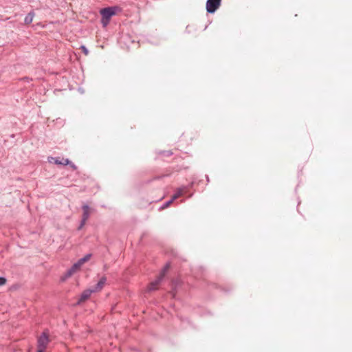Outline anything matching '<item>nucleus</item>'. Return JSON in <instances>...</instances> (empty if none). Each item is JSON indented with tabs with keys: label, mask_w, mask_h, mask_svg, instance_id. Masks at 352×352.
<instances>
[{
	"label": "nucleus",
	"mask_w": 352,
	"mask_h": 352,
	"mask_svg": "<svg viewBox=\"0 0 352 352\" xmlns=\"http://www.w3.org/2000/svg\"><path fill=\"white\" fill-rule=\"evenodd\" d=\"M34 16V12L33 11L30 12L24 19V23L26 25L30 24L32 22L33 18Z\"/></svg>",
	"instance_id": "11"
},
{
	"label": "nucleus",
	"mask_w": 352,
	"mask_h": 352,
	"mask_svg": "<svg viewBox=\"0 0 352 352\" xmlns=\"http://www.w3.org/2000/svg\"><path fill=\"white\" fill-rule=\"evenodd\" d=\"M6 283V278L3 276H0V286L5 285Z\"/></svg>",
	"instance_id": "17"
},
{
	"label": "nucleus",
	"mask_w": 352,
	"mask_h": 352,
	"mask_svg": "<svg viewBox=\"0 0 352 352\" xmlns=\"http://www.w3.org/2000/svg\"><path fill=\"white\" fill-rule=\"evenodd\" d=\"M192 186H193V182H191V184L189 186H184L182 187L178 188L177 189V191L175 192V193L172 197V198H171L172 200L174 201L176 199H177L179 197L183 195L184 193H186L188 188L189 187H192Z\"/></svg>",
	"instance_id": "7"
},
{
	"label": "nucleus",
	"mask_w": 352,
	"mask_h": 352,
	"mask_svg": "<svg viewBox=\"0 0 352 352\" xmlns=\"http://www.w3.org/2000/svg\"><path fill=\"white\" fill-rule=\"evenodd\" d=\"M120 11H121V8L120 7L111 6L101 9L100 13L102 17L109 19L110 20L111 18L117 13V12Z\"/></svg>",
	"instance_id": "2"
},
{
	"label": "nucleus",
	"mask_w": 352,
	"mask_h": 352,
	"mask_svg": "<svg viewBox=\"0 0 352 352\" xmlns=\"http://www.w3.org/2000/svg\"><path fill=\"white\" fill-rule=\"evenodd\" d=\"M92 293H94V291L92 289H88L82 292L78 300L76 302V305H79L82 302H85L87 300L91 295Z\"/></svg>",
	"instance_id": "6"
},
{
	"label": "nucleus",
	"mask_w": 352,
	"mask_h": 352,
	"mask_svg": "<svg viewBox=\"0 0 352 352\" xmlns=\"http://www.w3.org/2000/svg\"><path fill=\"white\" fill-rule=\"evenodd\" d=\"M164 277L162 276L159 275V276L153 282H151L148 287V290L149 292L154 291L157 289V286L161 283V281L163 280Z\"/></svg>",
	"instance_id": "9"
},
{
	"label": "nucleus",
	"mask_w": 352,
	"mask_h": 352,
	"mask_svg": "<svg viewBox=\"0 0 352 352\" xmlns=\"http://www.w3.org/2000/svg\"><path fill=\"white\" fill-rule=\"evenodd\" d=\"M173 200H172V199H170V200L166 201L165 203H164L160 208V210H164V209H166V208H168L172 203H173Z\"/></svg>",
	"instance_id": "14"
},
{
	"label": "nucleus",
	"mask_w": 352,
	"mask_h": 352,
	"mask_svg": "<svg viewBox=\"0 0 352 352\" xmlns=\"http://www.w3.org/2000/svg\"><path fill=\"white\" fill-rule=\"evenodd\" d=\"M221 0H207L206 10L207 12L214 13L221 6Z\"/></svg>",
	"instance_id": "4"
},
{
	"label": "nucleus",
	"mask_w": 352,
	"mask_h": 352,
	"mask_svg": "<svg viewBox=\"0 0 352 352\" xmlns=\"http://www.w3.org/2000/svg\"><path fill=\"white\" fill-rule=\"evenodd\" d=\"M106 281H107V278L105 276H102L100 280L98 282V283L94 286V287L92 289L94 292H98V291H100L103 287L104 286L105 283H106Z\"/></svg>",
	"instance_id": "10"
},
{
	"label": "nucleus",
	"mask_w": 352,
	"mask_h": 352,
	"mask_svg": "<svg viewBox=\"0 0 352 352\" xmlns=\"http://www.w3.org/2000/svg\"><path fill=\"white\" fill-rule=\"evenodd\" d=\"M50 342L49 339V332L48 330L46 329L43 331L41 336L37 339V347L38 349H41L43 350H45L47 344Z\"/></svg>",
	"instance_id": "3"
},
{
	"label": "nucleus",
	"mask_w": 352,
	"mask_h": 352,
	"mask_svg": "<svg viewBox=\"0 0 352 352\" xmlns=\"http://www.w3.org/2000/svg\"><path fill=\"white\" fill-rule=\"evenodd\" d=\"M67 165L70 166V167L74 170H76L77 169V166L70 161V163L69 164H67Z\"/></svg>",
	"instance_id": "18"
},
{
	"label": "nucleus",
	"mask_w": 352,
	"mask_h": 352,
	"mask_svg": "<svg viewBox=\"0 0 352 352\" xmlns=\"http://www.w3.org/2000/svg\"><path fill=\"white\" fill-rule=\"evenodd\" d=\"M82 219H81L80 223L78 228V230H81L83 228L86 221H87V219H89V217L90 216V212H89L90 208L87 204L83 205L82 207Z\"/></svg>",
	"instance_id": "5"
},
{
	"label": "nucleus",
	"mask_w": 352,
	"mask_h": 352,
	"mask_svg": "<svg viewBox=\"0 0 352 352\" xmlns=\"http://www.w3.org/2000/svg\"><path fill=\"white\" fill-rule=\"evenodd\" d=\"M80 49L85 54V55L87 56L89 54V50L85 45H81Z\"/></svg>",
	"instance_id": "16"
},
{
	"label": "nucleus",
	"mask_w": 352,
	"mask_h": 352,
	"mask_svg": "<svg viewBox=\"0 0 352 352\" xmlns=\"http://www.w3.org/2000/svg\"><path fill=\"white\" fill-rule=\"evenodd\" d=\"M109 22H110V20L109 19H105V18L102 17L101 23L103 27L107 26L108 24L109 23Z\"/></svg>",
	"instance_id": "15"
},
{
	"label": "nucleus",
	"mask_w": 352,
	"mask_h": 352,
	"mask_svg": "<svg viewBox=\"0 0 352 352\" xmlns=\"http://www.w3.org/2000/svg\"><path fill=\"white\" fill-rule=\"evenodd\" d=\"M159 154L161 155H163V156L170 157V156L173 155V153L170 150L161 151L159 152Z\"/></svg>",
	"instance_id": "13"
},
{
	"label": "nucleus",
	"mask_w": 352,
	"mask_h": 352,
	"mask_svg": "<svg viewBox=\"0 0 352 352\" xmlns=\"http://www.w3.org/2000/svg\"><path fill=\"white\" fill-rule=\"evenodd\" d=\"M169 267H170V263H166V264L165 265V266L163 267V269L162 270V271H161V272H160V276H162V277H164V276H165V274H166V272L168 271V270L169 269Z\"/></svg>",
	"instance_id": "12"
},
{
	"label": "nucleus",
	"mask_w": 352,
	"mask_h": 352,
	"mask_svg": "<svg viewBox=\"0 0 352 352\" xmlns=\"http://www.w3.org/2000/svg\"><path fill=\"white\" fill-rule=\"evenodd\" d=\"M48 161L50 162H52L53 161L54 163L57 165H67V164L70 163V160L67 158L60 159V157H50L48 158Z\"/></svg>",
	"instance_id": "8"
},
{
	"label": "nucleus",
	"mask_w": 352,
	"mask_h": 352,
	"mask_svg": "<svg viewBox=\"0 0 352 352\" xmlns=\"http://www.w3.org/2000/svg\"><path fill=\"white\" fill-rule=\"evenodd\" d=\"M45 351L41 349H38L36 352H44Z\"/></svg>",
	"instance_id": "19"
},
{
	"label": "nucleus",
	"mask_w": 352,
	"mask_h": 352,
	"mask_svg": "<svg viewBox=\"0 0 352 352\" xmlns=\"http://www.w3.org/2000/svg\"><path fill=\"white\" fill-rule=\"evenodd\" d=\"M206 180H207V182H209V177H208V175H206Z\"/></svg>",
	"instance_id": "20"
},
{
	"label": "nucleus",
	"mask_w": 352,
	"mask_h": 352,
	"mask_svg": "<svg viewBox=\"0 0 352 352\" xmlns=\"http://www.w3.org/2000/svg\"><path fill=\"white\" fill-rule=\"evenodd\" d=\"M91 256V254H87L82 258H80L76 263H74L72 267L67 272L66 276L69 277L72 276L80 266L85 262L88 261Z\"/></svg>",
	"instance_id": "1"
}]
</instances>
